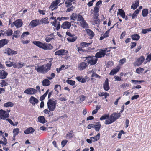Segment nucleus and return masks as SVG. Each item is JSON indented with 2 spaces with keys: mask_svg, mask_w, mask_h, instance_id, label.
Returning a JSON list of instances; mask_svg holds the SVG:
<instances>
[{
  "mask_svg": "<svg viewBox=\"0 0 151 151\" xmlns=\"http://www.w3.org/2000/svg\"><path fill=\"white\" fill-rule=\"evenodd\" d=\"M33 43L40 48L44 50H50L53 49V47L50 44H47L46 43H42L38 41H34Z\"/></svg>",
  "mask_w": 151,
  "mask_h": 151,
  "instance_id": "f257e3e1",
  "label": "nucleus"
},
{
  "mask_svg": "<svg viewBox=\"0 0 151 151\" xmlns=\"http://www.w3.org/2000/svg\"><path fill=\"white\" fill-rule=\"evenodd\" d=\"M99 8L97 7H95L94 9L93 19H92L91 22L93 25L99 24V23L100 20L98 19V17L99 16L98 12Z\"/></svg>",
  "mask_w": 151,
  "mask_h": 151,
  "instance_id": "f03ea898",
  "label": "nucleus"
},
{
  "mask_svg": "<svg viewBox=\"0 0 151 151\" xmlns=\"http://www.w3.org/2000/svg\"><path fill=\"white\" fill-rule=\"evenodd\" d=\"M121 116L120 113H114L110 116L108 119L105 121V124H109L114 122L116 119L119 118Z\"/></svg>",
  "mask_w": 151,
  "mask_h": 151,
  "instance_id": "7ed1b4c3",
  "label": "nucleus"
},
{
  "mask_svg": "<svg viewBox=\"0 0 151 151\" xmlns=\"http://www.w3.org/2000/svg\"><path fill=\"white\" fill-rule=\"evenodd\" d=\"M57 101L54 99H50L47 103V107L50 111H53L56 108Z\"/></svg>",
  "mask_w": 151,
  "mask_h": 151,
  "instance_id": "20e7f679",
  "label": "nucleus"
},
{
  "mask_svg": "<svg viewBox=\"0 0 151 151\" xmlns=\"http://www.w3.org/2000/svg\"><path fill=\"white\" fill-rule=\"evenodd\" d=\"M86 58L85 60L87 63L91 65L96 64L98 60L97 58L95 56H89L86 57Z\"/></svg>",
  "mask_w": 151,
  "mask_h": 151,
  "instance_id": "39448f33",
  "label": "nucleus"
},
{
  "mask_svg": "<svg viewBox=\"0 0 151 151\" xmlns=\"http://www.w3.org/2000/svg\"><path fill=\"white\" fill-rule=\"evenodd\" d=\"M52 58H50L48 63L42 65V73L45 74L50 70L52 63Z\"/></svg>",
  "mask_w": 151,
  "mask_h": 151,
  "instance_id": "423d86ee",
  "label": "nucleus"
},
{
  "mask_svg": "<svg viewBox=\"0 0 151 151\" xmlns=\"http://www.w3.org/2000/svg\"><path fill=\"white\" fill-rule=\"evenodd\" d=\"M23 24L22 21L21 19H19L16 20L11 25L12 27H14L15 26L17 28L20 27L22 26Z\"/></svg>",
  "mask_w": 151,
  "mask_h": 151,
  "instance_id": "0eeeda50",
  "label": "nucleus"
},
{
  "mask_svg": "<svg viewBox=\"0 0 151 151\" xmlns=\"http://www.w3.org/2000/svg\"><path fill=\"white\" fill-rule=\"evenodd\" d=\"M60 2V0H56L53 1L51 4L49 8L51 10L56 9L57 8V5Z\"/></svg>",
  "mask_w": 151,
  "mask_h": 151,
  "instance_id": "6e6552de",
  "label": "nucleus"
},
{
  "mask_svg": "<svg viewBox=\"0 0 151 151\" xmlns=\"http://www.w3.org/2000/svg\"><path fill=\"white\" fill-rule=\"evenodd\" d=\"M145 58L143 56H141L140 57L137 58L134 63V65L137 66H140L144 61Z\"/></svg>",
  "mask_w": 151,
  "mask_h": 151,
  "instance_id": "1a4fd4ad",
  "label": "nucleus"
},
{
  "mask_svg": "<svg viewBox=\"0 0 151 151\" xmlns=\"http://www.w3.org/2000/svg\"><path fill=\"white\" fill-rule=\"evenodd\" d=\"M107 50V49L106 48L104 50L100 51L96 53L95 56L97 58L104 57L106 53Z\"/></svg>",
  "mask_w": 151,
  "mask_h": 151,
  "instance_id": "9d476101",
  "label": "nucleus"
},
{
  "mask_svg": "<svg viewBox=\"0 0 151 151\" xmlns=\"http://www.w3.org/2000/svg\"><path fill=\"white\" fill-rule=\"evenodd\" d=\"M37 92L36 89L31 88H29L26 89L24 91L25 93L28 95H33L35 94Z\"/></svg>",
  "mask_w": 151,
  "mask_h": 151,
  "instance_id": "9b49d317",
  "label": "nucleus"
},
{
  "mask_svg": "<svg viewBox=\"0 0 151 151\" xmlns=\"http://www.w3.org/2000/svg\"><path fill=\"white\" fill-rule=\"evenodd\" d=\"M66 54H68V51L67 50L64 49H61L56 51L55 53V55L60 56Z\"/></svg>",
  "mask_w": 151,
  "mask_h": 151,
  "instance_id": "f8f14e48",
  "label": "nucleus"
},
{
  "mask_svg": "<svg viewBox=\"0 0 151 151\" xmlns=\"http://www.w3.org/2000/svg\"><path fill=\"white\" fill-rule=\"evenodd\" d=\"M8 114H6L5 111L1 109L0 110V119L3 120L5 119L8 118Z\"/></svg>",
  "mask_w": 151,
  "mask_h": 151,
  "instance_id": "ddd939ff",
  "label": "nucleus"
},
{
  "mask_svg": "<svg viewBox=\"0 0 151 151\" xmlns=\"http://www.w3.org/2000/svg\"><path fill=\"white\" fill-rule=\"evenodd\" d=\"M71 26V22H70L68 21H65L62 24L61 27L63 29H69L70 27Z\"/></svg>",
  "mask_w": 151,
  "mask_h": 151,
  "instance_id": "4468645a",
  "label": "nucleus"
},
{
  "mask_svg": "<svg viewBox=\"0 0 151 151\" xmlns=\"http://www.w3.org/2000/svg\"><path fill=\"white\" fill-rule=\"evenodd\" d=\"M40 20L38 19L34 20L31 21L29 24V26H31V27H34L39 24Z\"/></svg>",
  "mask_w": 151,
  "mask_h": 151,
  "instance_id": "2eb2a0df",
  "label": "nucleus"
},
{
  "mask_svg": "<svg viewBox=\"0 0 151 151\" xmlns=\"http://www.w3.org/2000/svg\"><path fill=\"white\" fill-rule=\"evenodd\" d=\"M87 63L84 62H82L78 65V69L79 70H82L85 69L87 66Z\"/></svg>",
  "mask_w": 151,
  "mask_h": 151,
  "instance_id": "dca6fc26",
  "label": "nucleus"
},
{
  "mask_svg": "<svg viewBox=\"0 0 151 151\" xmlns=\"http://www.w3.org/2000/svg\"><path fill=\"white\" fill-rule=\"evenodd\" d=\"M29 102L33 105L35 106V104L37 103L39 101L36 98L32 96L29 99Z\"/></svg>",
  "mask_w": 151,
  "mask_h": 151,
  "instance_id": "f3484780",
  "label": "nucleus"
},
{
  "mask_svg": "<svg viewBox=\"0 0 151 151\" xmlns=\"http://www.w3.org/2000/svg\"><path fill=\"white\" fill-rule=\"evenodd\" d=\"M5 53L10 55H15L17 53V51L13 50L9 48H7L5 50Z\"/></svg>",
  "mask_w": 151,
  "mask_h": 151,
  "instance_id": "a211bd4d",
  "label": "nucleus"
},
{
  "mask_svg": "<svg viewBox=\"0 0 151 151\" xmlns=\"http://www.w3.org/2000/svg\"><path fill=\"white\" fill-rule=\"evenodd\" d=\"M24 65L25 63L24 62L19 61L18 62L17 64L15 63L14 68H17L18 69H19L22 68Z\"/></svg>",
  "mask_w": 151,
  "mask_h": 151,
  "instance_id": "6ab92c4d",
  "label": "nucleus"
},
{
  "mask_svg": "<svg viewBox=\"0 0 151 151\" xmlns=\"http://www.w3.org/2000/svg\"><path fill=\"white\" fill-rule=\"evenodd\" d=\"M103 88L106 91H108L110 88L108 83V79L106 78L103 84Z\"/></svg>",
  "mask_w": 151,
  "mask_h": 151,
  "instance_id": "aec40b11",
  "label": "nucleus"
},
{
  "mask_svg": "<svg viewBox=\"0 0 151 151\" xmlns=\"http://www.w3.org/2000/svg\"><path fill=\"white\" fill-rule=\"evenodd\" d=\"M35 131V129L32 127H30L24 131V133L26 134H32Z\"/></svg>",
  "mask_w": 151,
  "mask_h": 151,
  "instance_id": "412c9836",
  "label": "nucleus"
},
{
  "mask_svg": "<svg viewBox=\"0 0 151 151\" xmlns=\"http://www.w3.org/2000/svg\"><path fill=\"white\" fill-rule=\"evenodd\" d=\"M120 69V67L119 66H117L114 69L112 70L110 72L109 74L110 75H114L118 72Z\"/></svg>",
  "mask_w": 151,
  "mask_h": 151,
  "instance_id": "4be33fe9",
  "label": "nucleus"
},
{
  "mask_svg": "<svg viewBox=\"0 0 151 151\" xmlns=\"http://www.w3.org/2000/svg\"><path fill=\"white\" fill-rule=\"evenodd\" d=\"M8 73L3 70H0V78L4 79L6 77Z\"/></svg>",
  "mask_w": 151,
  "mask_h": 151,
  "instance_id": "5701e85b",
  "label": "nucleus"
},
{
  "mask_svg": "<svg viewBox=\"0 0 151 151\" xmlns=\"http://www.w3.org/2000/svg\"><path fill=\"white\" fill-rule=\"evenodd\" d=\"M51 84L50 81L48 79H44L42 81V85L43 86H49Z\"/></svg>",
  "mask_w": 151,
  "mask_h": 151,
  "instance_id": "b1692460",
  "label": "nucleus"
},
{
  "mask_svg": "<svg viewBox=\"0 0 151 151\" xmlns=\"http://www.w3.org/2000/svg\"><path fill=\"white\" fill-rule=\"evenodd\" d=\"M8 40L3 39L0 40V48L2 47L8 42Z\"/></svg>",
  "mask_w": 151,
  "mask_h": 151,
  "instance_id": "393cba45",
  "label": "nucleus"
},
{
  "mask_svg": "<svg viewBox=\"0 0 151 151\" xmlns=\"http://www.w3.org/2000/svg\"><path fill=\"white\" fill-rule=\"evenodd\" d=\"M86 31L87 34L89 36L90 39H92L94 36V32L91 30L87 29L86 30Z\"/></svg>",
  "mask_w": 151,
  "mask_h": 151,
  "instance_id": "a878e982",
  "label": "nucleus"
},
{
  "mask_svg": "<svg viewBox=\"0 0 151 151\" xmlns=\"http://www.w3.org/2000/svg\"><path fill=\"white\" fill-rule=\"evenodd\" d=\"M139 0H136L135 1V3L133 4L131 6V8L134 10L137 7L139 6Z\"/></svg>",
  "mask_w": 151,
  "mask_h": 151,
  "instance_id": "bb28decb",
  "label": "nucleus"
},
{
  "mask_svg": "<svg viewBox=\"0 0 151 151\" xmlns=\"http://www.w3.org/2000/svg\"><path fill=\"white\" fill-rule=\"evenodd\" d=\"M74 136L73 132L71 130L68 132L67 134L66 135L65 137L66 139H70L73 137Z\"/></svg>",
  "mask_w": 151,
  "mask_h": 151,
  "instance_id": "cd10ccee",
  "label": "nucleus"
},
{
  "mask_svg": "<svg viewBox=\"0 0 151 151\" xmlns=\"http://www.w3.org/2000/svg\"><path fill=\"white\" fill-rule=\"evenodd\" d=\"M47 20L48 18L46 17L42 19L41 20H40L39 23H40V24H48L49 22Z\"/></svg>",
  "mask_w": 151,
  "mask_h": 151,
  "instance_id": "c85d7f7f",
  "label": "nucleus"
},
{
  "mask_svg": "<svg viewBox=\"0 0 151 151\" xmlns=\"http://www.w3.org/2000/svg\"><path fill=\"white\" fill-rule=\"evenodd\" d=\"M38 121L40 123L44 124L45 123L46 121L45 119L43 116H40L38 118Z\"/></svg>",
  "mask_w": 151,
  "mask_h": 151,
  "instance_id": "c756f323",
  "label": "nucleus"
},
{
  "mask_svg": "<svg viewBox=\"0 0 151 151\" xmlns=\"http://www.w3.org/2000/svg\"><path fill=\"white\" fill-rule=\"evenodd\" d=\"M100 134L99 133H98L97 135L93 137H91L90 138V139H93V141L94 142L97 141L99 140L100 138Z\"/></svg>",
  "mask_w": 151,
  "mask_h": 151,
  "instance_id": "7c9ffc66",
  "label": "nucleus"
},
{
  "mask_svg": "<svg viewBox=\"0 0 151 151\" xmlns=\"http://www.w3.org/2000/svg\"><path fill=\"white\" fill-rule=\"evenodd\" d=\"M131 37L133 40L137 41L140 38V36L137 34H134L132 35Z\"/></svg>",
  "mask_w": 151,
  "mask_h": 151,
  "instance_id": "2f4dec72",
  "label": "nucleus"
},
{
  "mask_svg": "<svg viewBox=\"0 0 151 151\" xmlns=\"http://www.w3.org/2000/svg\"><path fill=\"white\" fill-rule=\"evenodd\" d=\"M35 69L37 72L42 73V65L41 66L39 65L35 66Z\"/></svg>",
  "mask_w": 151,
  "mask_h": 151,
  "instance_id": "473e14b6",
  "label": "nucleus"
},
{
  "mask_svg": "<svg viewBox=\"0 0 151 151\" xmlns=\"http://www.w3.org/2000/svg\"><path fill=\"white\" fill-rule=\"evenodd\" d=\"M4 32V33H2L3 35L6 34L8 36L12 35L13 34V31L12 30L10 29H8Z\"/></svg>",
  "mask_w": 151,
  "mask_h": 151,
  "instance_id": "72a5a7b5",
  "label": "nucleus"
},
{
  "mask_svg": "<svg viewBox=\"0 0 151 151\" xmlns=\"http://www.w3.org/2000/svg\"><path fill=\"white\" fill-rule=\"evenodd\" d=\"M101 125L99 122H97L96 123L95 127V129L96 131H98L99 130Z\"/></svg>",
  "mask_w": 151,
  "mask_h": 151,
  "instance_id": "f704fd0d",
  "label": "nucleus"
},
{
  "mask_svg": "<svg viewBox=\"0 0 151 151\" xmlns=\"http://www.w3.org/2000/svg\"><path fill=\"white\" fill-rule=\"evenodd\" d=\"M20 31L19 30L14 31L13 33L14 36L15 37V38H17L20 36Z\"/></svg>",
  "mask_w": 151,
  "mask_h": 151,
  "instance_id": "c9c22d12",
  "label": "nucleus"
},
{
  "mask_svg": "<svg viewBox=\"0 0 151 151\" xmlns=\"http://www.w3.org/2000/svg\"><path fill=\"white\" fill-rule=\"evenodd\" d=\"M92 43V42H91L90 43H86L84 42H82L80 43V45L82 47L84 48L85 47L88 46L89 45H91Z\"/></svg>",
  "mask_w": 151,
  "mask_h": 151,
  "instance_id": "e433bc0d",
  "label": "nucleus"
},
{
  "mask_svg": "<svg viewBox=\"0 0 151 151\" xmlns=\"http://www.w3.org/2000/svg\"><path fill=\"white\" fill-rule=\"evenodd\" d=\"M75 0H67L65 2V6L66 7H69L71 6L72 4V2L74 1Z\"/></svg>",
  "mask_w": 151,
  "mask_h": 151,
  "instance_id": "4c0bfd02",
  "label": "nucleus"
},
{
  "mask_svg": "<svg viewBox=\"0 0 151 151\" xmlns=\"http://www.w3.org/2000/svg\"><path fill=\"white\" fill-rule=\"evenodd\" d=\"M19 132V129L18 128L14 129L13 131V138H14L16 135H17Z\"/></svg>",
  "mask_w": 151,
  "mask_h": 151,
  "instance_id": "58836bf2",
  "label": "nucleus"
},
{
  "mask_svg": "<svg viewBox=\"0 0 151 151\" xmlns=\"http://www.w3.org/2000/svg\"><path fill=\"white\" fill-rule=\"evenodd\" d=\"M119 14L121 15L122 18H124L125 17V15L124 11L122 9H119L118 10Z\"/></svg>",
  "mask_w": 151,
  "mask_h": 151,
  "instance_id": "ea45409f",
  "label": "nucleus"
},
{
  "mask_svg": "<svg viewBox=\"0 0 151 151\" xmlns=\"http://www.w3.org/2000/svg\"><path fill=\"white\" fill-rule=\"evenodd\" d=\"M14 104L12 102H8L4 104V106L5 107H12Z\"/></svg>",
  "mask_w": 151,
  "mask_h": 151,
  "instance_id": "a19ab883",
  "label": "nucleus"
},
{
  "mask_svg": "<svg viewBox=\"0 0 151 151\" xmlns=\"http://www.w3.org/2000/svg\"><path fill=\"white\" fill-rule=\"evenodd\" d=\"M151 60V53L149 54L146 57L144 64H146L147 62H150Z\"/></svg>",
  "mask_w": 151,
  "mask_h": 151,
  "instance_id": "79ce46f5",
  "label": "nucleus"
},
{
  "mask_svg": "<svg viewBox=\"0 0 151 151\" xmlns=\"http://www.w3.org/2000/svg\"><path fill=\"white\" fill-rule=\"evenodd\" d=\"M76 79L80 82L82 83H84L86 81V79L84 78H82V77L78 76L76 78Z\"/></svg>",
  "mask_w": 151,
  "mask_h": 151,
  "instance_id": "37998d69",
  "label": "nucleus"
},
{
  "mask_svg": "<svg viewBox=\"0 0 151 151\" xmlns=\"http://www.w3.org/2000/svg\"><path fill=\"white\" fill-rule=\"evenodd\" d=\"M81 26L83 28H86L88 26V25L84 20L80 22Z\"/></svg>",
  "mask_w": 151,
  "mask_h": 151,
  "instance_id": "c03bdc74",
  "label": "nucleus"
},
{
  "mask_svg": "<svg viewBox=\"0 0 151 151\" xmlns=\"http://www.w3.org/2000/svg\"><path fill=\"white\" fill-rule=\"evenodd\" d=\"M6 63H6V66L8 67H11L12 66H13L14 68V65H15V63H14L13 62L9 61V62H6Z\"/></svg>",
  "mask_w": 151,
  "mask_h": 151,
  "instance_id": "a18cd8bd",
  "label": "nucleus"
},
{
  "mask_svg": "<svg viewBox=\"0 0 151 151\" xmlns=\"http://www.w3.org/2000/svg\"><path fill=\"white\" fill-rule=\"evenodd\" d=\"M49 90H47L46 92H45V93L43 95H42V96H41L40 99V101H42L44 100L45 97L47 95V94L49 92Z\"/></svg>",
  "mask_w": 151,
  "mask_h": 151,
  "instance_id": "49530a36",
  "label": "nucleus"
},
{
  "mask_svg": "<svg viewBox=\"0 0 151 151\" xmlns=\"http://www.w3.org/2000/svg\"><path fill=\"white\" fill-rule=\"evenodd\" d=\"M142 16L144 17H146L148 14V10L147 9H144L142 11Z\"/></svg>",
  "mask_w": 151,
  "mask_h": 151,
  "instance_id": "de8ad7c7",
  "label": "nucleus"
},
{
  "mask_svg": "<svg viewBox=\"0 0 151 151\" xmlns=\"http://www.w3.org/2000/svg\"><path fill=\"white\" fill-rule=\"evenodd\" d=\"M77 39V37H75L71 38H68L67 39L68 41L70 42H73L76 41Z\"/></svg>",
  "mask_w": 151,
  "mask_h": 151,
  "instance_id": "09e8293b",
  "label": "nucleus"
},
{
  "mask_svg": "<svg viewBox=\"0 0 151 151\" xmlns=\"http://www.w3.org/2000/svg\"><path fill=\"white\" fill-rule=\"evenodd\" d=\"M66 82L68 84L72 86H73L75 84V82L73 80H66Z\"/></svg>",
  "mask_w": 151,
  "mask_h": 151,
  "instance_id": "8fccbe9b",
  "label": "nucleus"
},
{
  "mask_svg": "<svg viewBox=\"0 0 151 151\" xmlns=\"http://www.w3.org/2000/svg\"><path fill=\"white\" fill-rule=\"evenodd\" d=\"M77 18V16L76 14L73 13L70 16V19L71 20H75Z\"/></svg>",
  "mask_w": 151,
  "mask_h": 151,
  "instance_id": "3c124183",
  "label": "nucleus"
},
{
  "mask_svg": "<svg viewBox=\"0 0 151 151\" xmlns=\"http://www.w3.org/2000/svg\"><path fill=\"white\" fill-rule=\"evenodd\" d=\"M0 84L1 87H3L7 86L8 83L6 82L5 80H2L1 81Z\"/></svg>",
  "mask_w": 151,
  "mask_h": 151,
  "instance_id": "603ef678",
  "label": "nucleus"
},
{
  "mask_svg": "<svg viewBox=\"0 0 151 151\" xmlns=\"http://www.w3.org/2000/svg\"><path fill=\"white\" fill-rule=\"evenodd\" d=\"M151 31V28H149L147 29H142V32L143 34H145L148 32Z\"/></svg>",
  "mask_w": 151,
  "mask_h": 151,
  "instance_id": "864d4df0",
  "label": "nucleus"
},
{
  "mask_svg": "<svg viewBox=\"0 0 151 151\" xmlns=\"http://www.w3.org/2000/svg\"><path fill=\"white\" fill-rule=\"evenodd\" d=\"M61 88V86L59 85H56L55 86V90L56 91L57 93H58L59 90H60Z\"/></svg>",
  "mask_w": 151,
  "mask_h": 151,
  "instance_id": "5fc2aeb1",
  "label": "nucleus"
},
{
  "mask_svg": "<svg viewBox=\"0 0 151 151\" xmlns=\"http://www.w3.org/2000/svg\"><path fill=\"white\" fill-rule=\"evenodd\" d=\"M144 69L143 68L141 67H139L136 69V71L137 73L140 74L144 71Z\"/></svg>",
  "mask_w": 151,
  "mask_h": 151,
  "instance_id": "6e6d98bb",
  "label": "nucleus"
},
{
  "mask_svg": "<svg viewBox=\"0 0 151 151\" xmlns=\"http://www.w3.org/2000/svg\"><path fill=\"white\" fill-rule=\"evenodd\" d=\"M77 21H80L81 22L84 20V18H83L82 15L78 14L77 16Z\"/></svg>",
  "mask_w": 151,
  "mask_h": 151,
  "instance_id": "4d7b16f0",
  "label": "nucleus"
},
{
  "mask_svg": "<svg viewBox=\"0 0 151 151\" xmlns=\"http://www.w3.org/2000/svg\"><path fill=\"white\" fill-rule=\"evenodd\" d=\"M129 84L123 83L121 84L120 86V87L122 88H124L126 87H128L129 86Z\"/></svg>",
  "mask_w": 151,
  "mask_h": 151,
  "instance_id": "13d9d810",
  "label": "nucleus"
},
{
  "mask_svg": "<svg viewBox=\"0 0 151 151\" xmlns=\"http://www.w3.org/2000/svg\"><path fill=\"white\" fill-rule=\"evenodd\" d=\"M131 81L133 83H134L135 84H136L137 83H142L144 82V81L143 80H131Z\"/></svg>",
  "mask_w": 151,
  "mask_h": 151,
  "instance_id": "bf43d9fd",
  "label": "nucleus"
},
{
  "mask_svg": "<svg viewBox=\"0 0 151 151\" xmlns=\"http://www.w3.org/2000/svg\"><path fill=\"white\" fill-rule=\"evenodd\" d=\"M126 60L125 58L120 59L119 61V63L120 64L122 65L126 62Z\"/></svg>",
  "mask_w": 151,
  "mask_h": 151,
  "instance_id": "052dcab7",
  "label": "nucleus"
},
{
  "mask_svg": "<svg viewBox=\"0 0 151 151\" xmlns=\"http://www.w3.org/2000/svg\"><path fill=\"white\" fill-rule=\"evenodd\" d=\"M51 77H47L46 78L50 80L54 78L55 76V74L54 73H52L51 74Z\"/></svg>",
  "mask_w": 151,
  "mask_h": 151,
  "instance_id": "680f3d73",
  "label": "nucleus"
},
{
  "mask_svg": "<svg viewBox=\"0 0 151 151\" xmlns=\"http://www.w3.org/2000/svg\"><path fill=\"white\" fill-rule=\"evenodd\" d=\"M109 117V115H105L102 116L101 117H100V119L101 120H104L106 119L107 118H108Z\"/></svg>",
  "mask_w": 151,
  "mask_h": 151,
  "instance_id": "e2e57ef3",
  "label": "nucleus"
},
{
  "mask_svg": "<svg viewBox=\"0 0 151 151\" xmlns=\"http://www.w3.org/2000/svg\"><path fill=\"white\" fill-rule=\"evenodd\" d=\"M68 141L67 140H63L61 143V144L62 147H64Z\"/></svg>",
  "mask_w": 151,
  "mask_h": 151,
  "instance_id": "0e129e2a",
  "label": "nucleus"
},
{
  "mask_svg": "<svg viewBox=\"0 0 151 151\" xmlns=\"http://www.w3.org/2000/svg\"><path fill=\"white\" fill-rule=\"evenodd\" d=\"M91 77H95L96 78H100V76L99 75L95 73H93L91 76Z\"/></svg>",
  "mask_w": 151,
  "mask_h": 151,
  "instance_id": "69168bd1",
  "label": "nucleus"
},
{
  "mask_svg": "<svg viewBox=\"0 0 151 151\" xmlns=\"http://www.w3.org/2000/svg\"><path fill=\"white\" fill-rule=\"evenodd\" d=\"M139 97V95H137L133 96L131 98L132 100H134L138 99Z\"/></svg>",
  "mask_w": 151,
  "mask_h": 151,
  "instance_id": "338daca9",
  "label": "nucleus"
},
{
  "mask_svg": "<svg viewBox=\"0 0 151 151\" xmlns=\"http://www.w3.org/2000/svg\"><path fill=\"white\" fill-rule=\"evenodd\" d=\"M29 34V33L28 32H24L22 34L21 36L22 38H23L24 36L27 35Z\"/></svg>",
  "mask_w": 151,
  "mask_h": 151,
  "instance_id": "774afa93",
  "label": "nucleus"
}]
</instances>
